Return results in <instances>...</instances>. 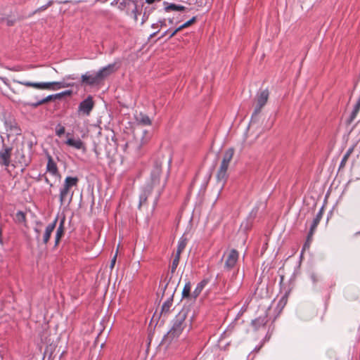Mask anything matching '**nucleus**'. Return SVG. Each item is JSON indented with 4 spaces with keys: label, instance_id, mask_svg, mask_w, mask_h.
Instances as JSON below:
<instances>
[{
    "label": "nucleus",
    "instance_id": "72a5a7b5",
    "mask_svg": "<svg viewBox=\"0 0 360 360\" xmlns=\"http://www.w3.org/2000/svg\"><path fill=\"white\" fill-rule=\"evenodd\" d=\"M65 131V129L63 126L58 125L56 130V134L58 136H61Z\"/></svg>",
    "mask_w": 360,
    "mask_h": 360
},
{
    "label": "nucleus",
    "instance_id": "393cba45",
    "mask_svg": "<svg viewBox=\"0 0 360 360\" xmlns=\"http://www.w3.org/2000/svg\"><path fill=\"white\" fill-rule=\"evenodd\" d=\"M207 283V281L203 280L197 285L195 289L193 290L191 295L194 299H195L200 294Z\"/></svg>",
    "mask_w": 360,
    "mask_h": 360
},
{
    "label": "nucleus",
    "instance_id": "ddd939ff",
    "mask_svg": "<svg viewBox=\"0 0 360 360\" xmlns=\"http://www.w3.org/2000/svg\"><path fill=\"white\" fill-rule=\"evenodd\" d=\"M57 221H58V219L56 218L55 220L51 224H49L46 227L44 233L42 236V238H41L40 244L41 243V244L46 245L49 242L51 235L56 228Z\"/></svg>",
    "mask_w": 360,
    "mask_h": 360
},
{
    "label": "nucleus",
    "instance_id": "0eeeda50",
    "mask_svg": "<svg viewBox=\"0 0 360 360\" xmlns=\"http://www.w3.org/2000/svg\"><path fill=\"white\" fill-rule=\"evenodd\" d=\"M102 82L97 72H96L95 74L86 72L82 75L81 77V84L84 86H94L99 85Z\"/></svg>",
    "mask_w": 360,
    "mask_h": 360
},
{
    "label": "nucleus",
    "instance_id": "5701e85b",
    "mask_svg": "<svg viewBox=\"0 0 360 360\" xmlns=\"http://www.w3.org/2000/svg\"><path fill=\"white\" fill-rule=\"evenodd\" d=\"M266 323V318L264 317H258L252 321V325L255 328V330H258L259 328L264 326Z\"/></svg>",
    "mask_w": 360,
    "mask_h": 360
},
{
    "label": "nucleus",
    "instance_id": "f257e3e1",
    "mask_svg": "<svg viewBox=\"0 0 360 360\" xmlns=\"http://www.w3.org/2000/svg\"><path fill=\"white\" fill-rule=\"evenodd\" d=\"M186 316V311L184 310L181 311L176 315L171 329L164 337L163 341L165 344L167 345H176L184 340V330H189Z\"/></svg>",
    "mask_w": 360,
    "mask_h": 360
},
{
    "label": "nucleus",
    "instance_id": "f03ea898",
    "mask_svg": "<svg viewBox=\"0 0 360 360\" xmlns=\"http://www.w3.org/2000/svg\"><path fill=\"white\" fill-rule=\"evenodd\" d=\"M75 77L73 75H68L65 79H75ZM65 79L62 82H32L28 81H16L15 82L20 84L27 87H32L37 89H51L58 90L62 88L72 86L73 84L68 83L65 82Z\"/></svg>",
    "mask_w": 360,
    "mask_h": 360
},
{
    "label": "nucleus",
    "instance_id": "b1692460",
    "mask_svg": "<svg viewBox=\"0 0 360 360\" xmlns=\"http://www.w3.org/2000/svg\"><path fill=\"white\" fill-rule=\"evenodd\" d=\"M234 154L233 148H229L224 152L221 162L229 165Z\"/></svg>",
    "mask_w": 360,
    "mask_h": 360
},
{
    "label": "nucleus",
    "instance_id": "dca6fc26",
    "mask_svg": "<svg viewBox=\"0 0 360 360\" xmlns=\"http://www.w3.org/2000/svg\"><path fill=\"white\" fill-rule=\"evenodd\" d=\"M121 10H126L127 13H135V0H122L119 3Z\"/></svg>",
    "mask_w": 360,
    "mask_h": 360
},
{
    "label": "nucleus",
    "instance_id": "473e14b6",
    "mask_svg": "<svg viewBox=\"0 0 360 360\" xmlns=\"http://www.w3.org/2000/svg\"><path fill=\"white\" fill-rule=\"evenodd\" d=\"M180 255L176 254L175 257L172 262V271H174L176 269L179 262Z\"/></svg>",
    "mask_w": 360,
    "mask_h": 360
},
{
    "label": "nucleus",
    "instance_id": "c03bdc74",
    "mask_svg": "<svg viewBox=\"0 0 360 360\" xmlns=\"http://www.w3.org/2000/svg\"><path fill=\"white\" fill-rule=\"evenodd\" d=\"M136 145H138V148H139V142L136 143ZM136 148H137V146H136Z\"/></svg>",
    "mask_w": 360,
    "mask_h": 360
},
{
    "label": "nucleus",
    "instance_id": "4c0bfd02",
    "mask_svg": "<svg viewBox=\"0 0 360 360\" xmlns=\"http://www.w3.org/2000/svg\"><path fill=\"white\" fill-rule=\"evenodd\" d=\"M117 252L115 253V255H114L113 258L111 259V262H110V269L112 270L115 265V263H116V259H117Z\"/></svg>",
    "mask_w": 360,
    "mask_h": 360
},
{
    "label": "nucleus",
    "instance_id": "aec40b11",
    "mask_svg": "<svg viewBox=\"0 0 360 360\" xmlns=\"http://www.w3.org/2000/svg\"><path fill=\"white\" fill-rule=\"evenodd\" d=\"M78 181L79 179L77 177L67 176L65 179L63 188L70 191L72 187L77 185Z\"/></svg>",
    "mask_w": 360,
    "mask_h": 360
},
{
    "label": "nucleus",
    "instance_id": "9d476101",
    "mask_svg": "<svg viewBox=\"0 0 360 360\" xmlns=\"http://www.w3.org/2000/svg\"><path fill=\"white\" fill-rule=\"evenodd\" d=\"M94 106V103L91 96H88L82 101L79 105L78 112L84 115H89Z\"/></svg>",
    "mask_w": 360,
    "mask_h": 360
},
{
    "label": "nucleus",
    "instance_id": "a878e982",
    "mask_svg": "<svg viewBox=\"0 0 360 360\" xmlns=\"http://www.w3.org/2000/svg\"><path fill=\"white\" fill-rule=\"evenodd\" d=\"M186 243H187V240L186 238H184V236L181 237L179 241V244H178V247H177V250H176V254L177 255H181V253L182 252V251L184 250L186 245Z\"/></svg>",
    "mask_w": 360,
    "mask_h": 360
},
{
    "label": "nucleus",
    "instance_id": "c756f323",
    "mask_svg": "<svg viewBox=\"0 0 360 360\" xmlns=\"http://www.w3.org/2000/svg\"><path fill=\"white\" fill-rule=\"evenodd\" d=\"M15 220L18 223H25L26 221L25 214L22 211H18L15 214Z\"/></svg>",
    "mask_w": 360,
    "mask_h": 360
},
{
    "label": "nucleus",
    "instance_id": "f8f14e48",
    "mask_svg": "<svg viewBox=\"0 0 360 360\" xmlns=\"http://www.w3.org/2000/svg\"><path fill=\"white\" fill-rule=\"evenodd\" d=\"M117 70V68L116 67V64L112 63V64H109L108 65L101 68V70H99L97 72V73L98 75V77H99L101 82H103L105 78H107L111 74L115 72Z\"/></svg>",
    "mask_w": 360,
    "mask_h": 360
},
{
    "label": "nucleus",
    "instance_id": "20e7f679",
    "mask_svg": "<svg viewBox=\"0 0 360 360\" xmlns=\"http://www.w3.org/2000/svg\"><path fill=\"white\" fill-rule=\"evenodd\" d=\"M150 139V134L148 129H140L136 131V142H139V155H142L145 153V146ZM138 151L136 150V155Z\"/></svg>",
    "mask_w": 360,
    "mask_h": 360
},
{
    "label": "nucleus",
    "instance_id": "412c9836",
    "mask_svg": "<svg viewBox=\"0 0 360 360\" xmlns=\"http://www.w3.org/2000/svg\"><path fill=\"white\" fill-rule=\"evenodd\" d=\"M64 224H65V218H63L61 220V221L59 224V226L57 229L56 234V237H55L56 245H57L59 243L61 238L63 237V236L64 234V231H65Z\"/></svg>",
    "mask_w": 360,
    "mask_h": 360
},
{
    "label": "nucleus",
    "instance_id": "1a4fd4ad",
    "mask_svg": "<svg viewBox=\"0 0 360 360\" xmlns=\"http://www.w3.org/2000/svg\"><path fill=\"white\" fill-rule=\"evenodd\" d=\"M224 257H225V268L231 269L235 266L238 261V252L236 250L233 249L226 252Z\"/></svg>",
    "mask_w": 360,
    "mask_h": 360
},
{
    "label": "nucleus",
    "instance_id": "cd10ccee",
    "mask_svg": "<svg viewBox=\"0 0 360 360\" xmlns=\"http://www.w3.org/2000/svg\"><path fill=\"white\" fill-rule=\"evenodd\" d=\"M319 221H320V216L318 215L314 219L313 223H312V224L311 226L310 231H309V233L308 235V239H307L308 240H310V238H311V236L313 235V233H314V230L316 229V228L318 224L319 223Z\"/></svg>",
    "mask_w": 360,
    "mask_h": 360
},
{
    "label": "nucleus",
    "instance_id": "37998d69",
    "mask_svg": "<svg viewBox=\"0 0 360 360\" xmlns=\"http://www.w3.org/2000/svg\"><path fill=\"white\" fill-rule=\"evenodd\" d=\"M0 360H3L1 355L0 354Z\"/></svg>",
    "mask_w": 360,
    "mask_h": 360
},
{
    "label": "nucleus",
    "instance_id": "58836bf2",
    "mask_svg": "<svg viewBox=\"0 0 360 360\" xmlns=\"http://www.w3.org/2000/svg\"><path fill=\"white\" fill-rule=\"evenodd\" d=\"M195 4H196L198 7L203 6L205 5V4H204V0H196Z\"/></svg>",
    "mask_w": 360,
    "mask_h": 360
},
{
    "label": "nucleus",
    "instance_id": "f3484780",
    "mask_svg": "<svg viewBox=\"0 0 360 360\" xmlns=\"http://www.w3.org/2000/svg\"><path fill=\"white\" fill-rule=\"evenodd\" d=\"M60 205L69 204L72 198V193L70 190L62 188L60 191Z\"/></svg>",
    "mask_w": 360,
    "mask_h": 360
},
{
    "label": "nucleus",
    "instance_id": "39448f33",
    "mask_svg": "<svg viewBox=\"0 0 360 360\" xmlns=\"http://www.w3.org/2000/svg\"><path fill=\"white\" fill-rule=\"evenodd\" d=\"M171 162L170 159H167L165 157L158 158L154 162L153 169L150 173V180L153 186H155L159 183L160 175L162 172V166L163 163L167 162L169 164Z\"/></svg>",
    "mask_w": 360,
    "mask_h": 360
},
{
    "label": "nucleus",
    "instance_id": "c9c22d12",
    "mask_svg": "<svg viewBox=\"0 0 360 360\" xmlns=\"http://www.w3.org/2000/svg\"><path fill=\"white\" fill-rule=\"evenodd\" d=\"M54 97V95L48 96L45 98L42 99L41 101H39L37 105H41L44 103H46L50 101H51Z\"/></svg>",
    "mask_w": 360,
    "mask_h": 360
},
{
    "label": "nucleus",
    "instance_id": "a19ab883",
    "mask_svg": "<svg viewBox=\"0 0 360 360\" xmlns=\"http://www.w3.org/2000/svg\"><path fill=\"white\" fill-rule=\"evenodd\" d=\"M167 33H169V31H166V32H165V34L162 35V37H163V36H165Z\"/></svg>",
    "mask_w": 360,
    "mask_h": 360
},
{
    "label": "nucleus",
    "instance_id": "c85d7f7f",
    "mask_svg": "<svg viewBox=\"0 0 360 360\" xmlns=\"http://www.w3.org/2000/svg\"><path fill=\"white\" fill-rule=\"evenodd\" d=\"M166 11H181L185 9V7L181 5H176L174 4H170L165 8Z\"/></svg>",
    "mask_w": 360,
    "mask_h": 360
},
{
    "label": "nucleus",
    "instance_id": "bb28decb",
    "mask_svg": "<svg viewBox=\"0 0 360 360\" xmlns=\"http://www.w3.org/2000/svg\"><path fill=\"white\" fill-rule=\"evenodd\" d=\"M42 227H43L42 223L37 222L36 226L34 229V232L37 233L36 240L37 241L38 245H40V243H41L40 233L41 231Z\"/></svg>",
    "mask_w": 360,
    "mask_h": 360
},
{
    "label": "nucleus",
    "instance_id": "4be33fe9",
    "mask_svg": "<svg viewBox=\"0 0 360 360\" xmlns=\"http://www.w3.org/2000/svg\"><path fill=\"white\" fill-rule=\"evenodd\" d=\"M195 21V17H193L191 20L186 22L183 25H180L179 27H177L176 30H174L172 32L169 34V39L174 37L178 32L181 31L182 29L188 27L191 24H193Z\"/></svg>",
    "mask_w": 360,
    "mask_h": 360
},
{
    "label": "nucleus",
    "instance_id": "7c9ffc66",
    "mask_svg": "<svg viewBox=\"0 0 360 360\" xmlns=\"http://www.w3.org/2000/svg\"><path fill=\"white\" fill-rule=\"evenodd\" d=\"M190 291H191V283H187L184 285V288L182 291V295L183 297H188L190 296Z\"/></svg>",
    "mask_w": 360,
    "mask_h": 360
},
{
    "label": "nucleus",
    "instance_id": "6ab92c4d",
    "mask_svg": "<svg viewBox=\"0 0 360 360\" xmlns=\"http://www.w3.org/2000/svg\"><path fill=\"white\" fill-rule=\"evenodd\" d=\"M65 143L68 146L78 150L85 149L84 143L79 139H68Z\"/></svg>",
    "mask_w": 360,
    "mask_h": 360
},
{
    "label": "nucleus",
    "instance_id": "4468645a",
    "mask_svg": "<svg viewBox=\"0 0 360 360\" xmlns=\"http://www.w3.org/2000/svg\"><path fill=\"white\" fill-rule=\"evenodd\" d=\"M12 149L11 148H5L0 151V163L6 167L9 166L11 162Z\"/></svg>",
    "mask_w": 360,
    "mask_h": 360
},
{
    "label": "nucleus",
    "instance_id": "9b49d317",
    "mask_svg": "<svg viewBox=\"0 0 360 360\" xmlns=\"http://www.w3.org/2000/svg\"><path fill=\"white\" fill-rule=\"evenodd\" d=\"M229 165L226 163H221V165L219 168V170L217 174V179L219 184V186L220 187V189H221L226 181L228 174H227V169L229 168Z\"/></svg>",
    "mask_w": 360,
    "mask_h": 360
},
{
    "label": "nucleus",
    "instance_id": "e433bc0d",
    "mask_svg": "<svg viewBox=\"0 0 360 360\" xmlns=\"http://www.w3.org/2000/svg\"><path fill=\"white\" fill-rule=\"evenodd\" d=\"M51 5V2H49L48 4L45 5V6H43L39 8H37V10H35L32 14H35L38 12H40V11H44L46 10L49 6Z\"/></svg>",
    "mask_w": 360,
    "mask_h": 360
},
{
    "label": "nucleus",
    "instance_id": "6e6552de",
    "mask_svg": "<svg viewBox=\"0 0 360 360\" xmlns=\"http://www.w3.org/2000/svg\"><path fill=\"white\" fill-rule=\"evenodd\" d=\"M152 124V119L147 114L140 112L136 116V131L140 129H149Z\"/></svg>",
    "mask_w": 360,
    "mask_h": 360
},
{
    "label": "nucleus",
    "instance_id": "2eb2a0df",
    "mask_svg": "<svg viewBox=\"0 0 360 360\" xmlns=\"http://www.w3.org/2000/svg\"><path fill=\"white\" fill-rule=\"evenodd\" d=\"M151 191H152V186H146L141 188V193L139 195V207L140 209L145 206L147 198L149 195V194L150 193Z\"/></svg>",
    "mask_w": 360,
    "mask_h": 360
},
{
    "label": "nucleus",
    "instance_id": "f704fd0d",
    "mask_svg": "<svg viewBox=\"0 0 360 360\" xmlns=\"http://www.w3.org/2000/svg\"><path fill=\"white\" fill-rule=\"evenodd\" d=\"M72 94V91L70 90H68V91H63V92H61V93H59V94H57L56 95H54V97L55 98H62L63 96H67V95H70Z\"/></svg>",
    "mask_w": 360,
    "mask_h": 360
},
{
    "label": "nucleus",
    "instance_id": "a211bd4d",
    "mask_svg": "<svg viewBox=\"0 0 360 360\" xmlns=\"http://www.w3.org/2000/svg\"><path fill=\"white\" fill-rule=\"evenodd\" d=\"M46 169H47V171L53 175L58 174L57 165L50 155H48V162H47Z\"/></svg>",
    "mask_w": 360,
    "mask_h": 360
},
{
    "label": "nucleus",
    "instance_id": "423d86ee",
    "mask_svg": "<svg viewBox=\"0 0 360 360\" xmlns=\"http://www.w3.org/2000/svg\"><path fill=\"white\" fill-rule=\"evenodd\" d=\"M174 284L173 283H167L163 288V296L167 294V299L162 306V313H167L172 304V296L174 293Z\"/></svg>",
    "mask_w": 360,
    "mask_h": 360
},
{
    "label": "nucleus",
    "instance_id": "2f4dec72",
    "mask_svg": "<svg viewBox=\"0 0 360 360\" xmlns=\"http://www.w3.org/2000/svg\"><path fill=\"white\" fill-rule=\"evenodd\" d=\"M352 151H353V148H349L347 150V152L345 153V155L342 158V160L341 163H340V166H344L345 165V162H347L348 158L349 157V155H351Z\"/></svg>",
    "mask_w": 360,
    "mask_h": 360
},
{
    "label": "nucleus",
    "instance_id": "ea45409f",
    "mask_svg": "<svg viewBox=\"0 0 360 360\" xmlns=\"http://www.w3.org/2000/svg\"><path fill=\"white\" fill-rule=\"evenodd\" d=\"M14 23H15V21H14V20H6V25H7L8 26H12V25H14Z\"/></svg>",
    "mask_w": 360,
    "mask_h": 360
},
{
    "label": "nucleus",
    "instance_id": "7ed1b4c3",
    "mask_svg": "<svg viewBox=\"0 0 360 360\" xmlns=\"http://www.w3.org/2000/svg\"><path fill=\"white\" fill-rule=\"evenodd\" d=\"M269 96V92L267 89H260L258 91L254 99L255 110L252 115V119H254L259 115L262 108L266 105Z\"/></svg>",
    "mask_w": 360,
    "mask_h": 360
},
{
    "label": "nucleus",
    "instance_id": "79ce46f5",
    "mask_svg": "<svg viewBox=\"0 0 360 360\" xmlns=\"http://www.w3.org/2000/svg\"><path fill=\"white\" fill-rule=\"evenodd\" d=\"M307 246H308V245L307 243L304 244V249L306 248Z\"/></svg>",
    "mask_w": 360,
    "mask_h": 360
}]
</instances>
